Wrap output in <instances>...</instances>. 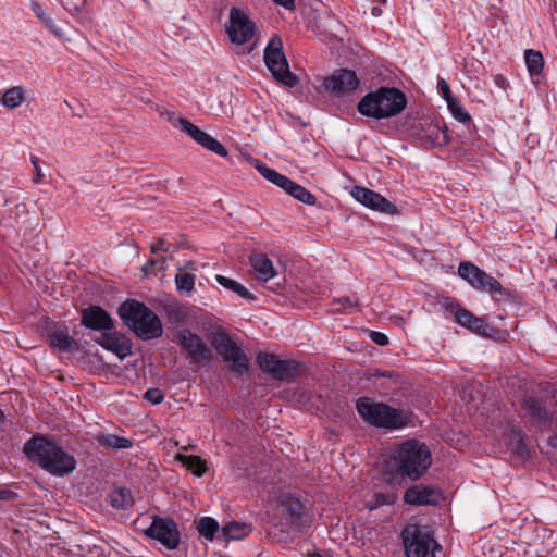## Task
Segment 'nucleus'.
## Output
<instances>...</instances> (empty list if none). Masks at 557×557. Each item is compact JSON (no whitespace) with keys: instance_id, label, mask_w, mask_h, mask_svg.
<instances>
[{"instance_id":"14","label":"nucleus","mask_w":557,"mask_h":557,"mask_svg":"<svg viewBox=\"0 0 557 557\" xmlns=\"http://www.w3.org/2000/svg\"><path fill=\"white\" fill-rule=\"evenodd\" d=\"M257 362L262 371L270 373L277 380L294 377L298 370L296 362L281 360L273 354L260 352L257 357Z\"/></svg>"},{"instance_id":"20","label":"nucleus","mask_w":557,"mask_h":557,"mask_svg":"<svg viewBox=\"0 0 557 557\" xmlns=\"http://www.w3.org/2000/svg\"><path fill=\"white\" fill-rule=\"evenodd\" d=\"M250 264L259 281L268 282L276 275L273 262L264 253H253L250 256Z\"/></svg>"},{"instance_id":"35","label":"nucleus","mask_w":557,"mask_h":557,"mask_svg":"<svg viewBox=\"0 0 557 557\" xmlns=\"http://www.w3.org/2000/svg\"><path fill=\"white\" fill-rule=\"evenodd\" d=\"M175 284L180 293H190L195 286V275L180 269L175 275Z\"/></svg>"},{"instance_id":"41","label":"nucleus","mask_w":557,"mask_h":557,"mask_svg":"<svg viewBox=\"0 0 557 557\" xmlns=\"http://www.w3.org/2000/svg\"><path fill=\"white\" fill-rule=\"evenodd\" d=\"M522 408L528 414L536 419L542 418L545 412L542 404L534 398L524 399L522 403Z\"/></svg>"},{"instance_id":"13","label":"nucleus","mask_w":557,"mask_h":557,"mask_svg":"<svg viewBox=\"0 0 557 557\" xmlns=\"http://www.w3.org/2000/svg\"><path fill=\"white\" fill-rule=\"evenodd\" d=\"M444 306L446 310L454 314L456 323L471 332L486 337H490L492 332H494V327L487 324L484 319L475 317L472 312L460 307L457 302H454L450 299H445Z\"/></svg>"},{"instance_id":"2","label":"nucleus","mask_w":557,"mask_h":557,"mask_svg":"<svg viewBox=\"0 0 557 557\" xmlns=\"http://www.w3.org/2000/svg\"><path fill=\"white\" fill-rule=\"evenodd\" d=\"M25 455L54 476H65L76 468V459L53 441L33 436L24 445Z\"/></svg>"},{"instance_id":"31","label":"nucleus","mask_w":557,"mask_h":557,"mask_svg":"<svg viewBox=\"0 0 557 557\" xmlns=\"http://www.w3.org/2000/svg\"><path fill=\"white\" fill-rule=\"evenodd\" d=\"M525 64L531 75H537L544 66V58L541 52L529 49L524 53Z\"/></svg>"},{"instance_id":"44","label":"nucleus","mask_w":557,"mask_h":557,"mask_svg":"<svg viewBox=\"0 0 557 557\" xmlns=\"http://www.w3.org/2000/svg\"><path fill=\"white\" fill-rule=\"evenodd\" d=\"M30 162H32V164L34 166V171H35V176H34L33 181H34V183L38 184L44 181V173L39 165V160L37 157L32 156Z\"/></svg>"},{"instance_id":"26","label":"nucleus","mask_w":557,"mask_h":557,"mask_svg":"<svg viewBox=\"0 0 557 557\" xmlns=\"http://www.w3.org/2000/svg\"><path fill=\"white\" fill-rule=\"evenodd\" d=\"M359 309V300L355 296H346L334 299L331 310L334 313H351Z\"/></svg>"},{"instance_id":"37","label":"nucleus","mask_w":557,"mask_h":557,"mask_svg":"<svg viewBox=\"0 0 557 557\" xmlns=\"http://www.w3.org/2000/svg\"><path fill=\"white\" fill-rule=\"evenodd\" d=\"M522 441L520 434L516 432L512 426L507 425L503 431L500 445H504L509 449L519 447Z\"/></svg>"},{"instance_id":"18","label":"nucleus","mask_w":557,"mask_h":557,"mask_svg":"<svg viewBox=\"0 0 557 557\" xmlns=\"http://www.w3.org/2000/svg\"><path fill=\"white\" fill-rule=\"evenodd\" d=\"M82 324L87 329L97 331H109L113 329L111 317L99 306H91L83 310Z\"/></svg>"},{"instance_id":"34","label":"nucleus","mask_w":557,"mask_h":557,"mask_svg":"<svg viewBox=\"0 0 557 557\" xmlns=\"http://www.w3.org/2000/svg\"><path fill=\"white\" fill-rule=\"evenodd\" d=\"M252 165L255 166V169L269 182H271L272 184L278 186L281 184V182H285L284 181V176L283 174L278 173L277 171H275L274 169H271L269 166H267L264 163H262L261 161L259 160H253L252 161Z\"/></svg>"},{"instance_id":"40","label":"nucleus","mask_w":557,"mask_h":557,"mask_svg":"<svg viewBox=\"0 0 557 557\" xmlns=\"http://www.w3.org/2000/svg\"><path fill=\"white\" fill-rule=\"evenodd\" d=\"M177 123L181 126L182 131L185 132L188 136H190L197 144L206 133L185 117H180L177 120Z\"/></svg>"},{"instance_id":"36","label":"nucleus","mask_w":557,"mask_h":557,"mask_svg":"<svg viewBox=\"0 0 557 557\" xmlns=\"http://www.w3.org/2000/svg\"><path fill=\"white\" fill-rule=\"evenodd\" d=\"M198 144L203 148L216 153L220 157L227 156V150L225 149V147L219 140H216L207 133H205V135L201 137Z\"/></svg>"},{"instance_id":"19","label":"nucleus","mask_w":557,"mask_h":557,"mask_svg":"<svg viewBox=\"0 0 557 557\" xmlns=\"http://www.w3.org/2000/svg\"><path fill=\"white\" fill-rule=\"evenodd\" d=\"M98 344L114 352L120 359H124L132 354L131 343L117 333H103L98 339Z\"/></svg>"},{"instance_id":"29","label":"nucleus","mask_w":557,"mask_h":557,"mask_svg":"<svg viewBox=\"0 0 557 557\" xmlns=\"http://www.w3.org/2000/svg\"><path fill=\"white\" fill-rule=\"evenodd\" d=\"M30 9L33 11V13L36 15V17L38 20H40V22L49 29L51 30L53 34H55L57 36H61L62 35V32L61 29L55 25L53 18L48 15L45 10L42 9V7L38 3V2H35L33 1L30 3Z\"/></svg>"},{"instance_id":"8","label":"nucleus","mask_w":557,"mask_h":557,"mask_svg":"<svg viewBox=\"0 0 557 557\" xmlns=\"http://www.w3.org/2000/svg\"><path fill=\"white\" fill-rule=\"evenodd\" d=\"M403 542L407 557H435L438 547L429 532L417 524H409L403 530Z\"/></svg>"},{"instance_id":"51","label":"nucleus","mask_w":557,"mask_h":557,"mask_svg":"<svg viewBox=\"0 0 557 557\" xmlns=\"http://www.w3.org/2000/svg\"><path fill=\"white\" fill-rule=\"evenodd\" d=\"M154 260H150L148 261L145 267H144V271L147 273L149 271L150 268H152L154 265Z\"/></svg>"},{"instance_id":"7","label":"nucleus","mask_w":557,"mask_h":557,"mask_svg":"<svg viewBox=\"0 0 557 557\" xmlns=\"http://www.w3.org/2000/svg\"><path fill=\"white\" fill-rule=\"evenodd\" d=\"M212 346L222 358V361L237 374L248 372L250 360L243 349L222 331L215 332L211 339Z\"/></svg>"},{"instance_id":"30","label":"nucleus","mask_w":557,"mask_h":557,"mask_svg":"<svg viewBox=\"0 0 557 557\" xmlns=\"http://www.w3.org/2000/svg\"><path fill=\"white\" fill-rule=\"evenodd\" d=\"M197 530L206 540L212 541L219 531V523L211 517H203L197 521Z\"/></svg>"},{"instance_id":"47","label":"nucleus","mask_w":557,"mask_h":557,"mask_svg":"<svg viewBox=\"0 0 557 557\" xmlns=\"http://www.w3.org/2000/svg\"><path fill=\"white\" fill-rule=\"evenodd\" d=\"M284 181L285 182H281V184L277 187L282 188L287 194H289L296 183L294 181H292L290 178H288L287 176H284Z\"/></svg>"},{"instance_id":"52","label":"nucleus","mask_w":557,"mask_h":557,"mask_svg":"<svg viewBox=\"0 0 557 557\" xmlns=\"http://www.w3.org/2000/svg\"><path fill=\"white\" fill-rule=\"evenodd\" d=\"M380 13H381V10H379L377 8H373L372 9V14L373 15L377 16V15H380Z\"/></svg>"},{"instance_id":"11","label":"nucleus","mask_w":557,"mask_h":557,"mask_svg":"<svg viewBox=\"0 0 557 557\" xmlns=\"http://www.w3.org/2000/svg\"><path fill=\"white\" fill-rule=\"evenodd\" d=\"M225 28L231 42L235 45L248 44L256 33V24L237 8L231 9Z\"/></svg>"},{"instance_id":"23","label":"nucleus","mask_w":557,"mask_h":557,"mask_svg":"<svg viewBox=\"0 0 557 557\" xmlns=\"http://www.w3.org/2000/svg\"><path fill=\"white\" fill-rule=\"evenodd\" d=\"M99 445L112 449H127L133 446L129 438L119 436L115 434H100L97 436Z\"/></svg>"},{"instance_id":"28","label":"nucleus","mask_w":557,"mask_h":557,"mask_svg":"<svg viewBox=\"0 0 557 557\" xmlns=\"http://www.w3.org/2000/svg\"><path fill=\"white\" fill-rule=\"evenodd\" d=\"M25 99L24 90L20 86L11 87L2 96L1 103L8 109L20 107Z\"/></svg>"},{"instance_id":"48","label":"nucleus","mask_w":557,"mask_h":557,"mask_svg":"<svg viewBox=\"0 0 557 557\" xmlns=\"http://www.w3.org/2000/svg\"><path fill=\"white\" fill-rule=\"evenodd\" d=\"M275 3L286 8L292 9L294 8V0H273Z\"/></svg>"},{"instance_id":"27","label":"nucleus","mask_w":557,"mask_h":557,"mask_svg":"<svg viewBox=\"0 0 557 557\" xmlns=\"http://www.w3.org/2000/svg\"><path fill=\"white\" fill-rule=\"evenodd\" d=\"M251 529L247 524L238 522L226 523L222 528V535L226 541L242 540L250 533Z\"/></svg>"},{"instance_id":"49","label":"nucleus","mask_w":557,"mask_h":557,"mask_svg":"<svg viewBox=\"0 0 557 557\" xmlns=\"http://www.w3.org/2000/svg\"><path fill=\"white\" fill-rule=\"evenodd\" d=\"M13 495L12 492H8V491H0V499H9L10 496Z\"/></svg>"},{"instance_id":"38","label":"nucleus","mask_w":557,"mask_h":557,"mask_svg":"<svg viewBox=\"0 0 557 557\" xmlns=\"http://www.w3.org/2000/svg\"><path fill=\"white\" fill-rule=\"evenodd\" d=\"M448 109L450 110L453 116L462 123H467L471 120L470 114L465 110V108L460 104V102L454 97L451 100L446 101Z\"/></svg>"},{"instance_id":"1","label":"nucleus","mask_w":557,"mask_h":557,"mask_svg":"<svg viewBox=\"0 0 557 557\" xmlns=\"http://www.w3.org/2000/svg\"><path fill=\"white\" fill-rule=\"evenodd\" d=\"M432 460V453L425 443L407 440L394 448L387 468L396 476L418 481L428 472Z\"/></svg>"},{"instance_id":"43","label":"nucleus","mask_w":557,"mask_h":557,"mask_svg":"<svg viewBox=\"0 0 557 557\" xmlns=\"http://www.w3.org/2000/svg\"><path fill=\"white\" fill-rule=\"evenodd\" d=\"M437 90L442 94L445 101L451 100V98H454L447 81L443 77H437Z\"/></svg>"},{"instance_id":"54","label":"nucleus","mask_w":557,"mask_h":557,"mask_svg":"<svg viewBox=\"0 0 557 557\" xmlns=\"http://www.w3.org/2000/svg\"><path fill=\"white\" fill-rule=\"evenodd\" d=\"M310 557H322V556H321V555H319V554H313V555H311Z\"/></svg>"},{"instance_id":"50","label":"nucleus","mask_w":557,"mask_h":557,"mask_svg":"<svg viewBox=\"0 0 557 557\" xmlns=\"http://www.w3.org/2000/svg\"><path fill=\"white\" fill-rule=\"evenodd\" d=\"M548 444L552 446V447H555L557 448V435H553L548 438Z\"/></svg>"},{"instance_id":"12","label":"nucleus","mask_w":557,"mask_h":557,"mask_svg":"<svg viewBox=\"0 0 557 557\" xmlns=\"http://www.w3.org/2000/svg\"><path fill=\"white\" fill-rule=\"evenodd\" d=\"M145 535L158 541L170 550L176 549L181 542V534L176 523L170 518L159 516L152 517V522L145 530Z\"/></svg>"},{"instance_id":"32","label":"nucleus","mask_w":557,"mask_h":557,"mask_svg":"<svg viewBox=\"0 0 557 557\" xmlns=\"http://www.w3.org/2000/svg\"><path fill=\"white\" fill-rule=\"evenodd\" d=\"M396 500L397 495L395 493H374L371 499L364 502V507L372 511L383 505H393Z\"/></svg>"},{"instance_id":"42","label":"nucleus","mask_w":557,"mask_h":557,"mask_svg":"<svg viewBox=\"0 0 557 557\" xmlns=\"http://www.w3.org/2000/svg\"><path fill=\"white\" fill-rule=\"evenodd\" d=\"M145 398L153 405H158L163 401V392L159 388H149L145 393Z\"/></svg>"},{"instance_id":"22","label":"nucleus","mask_w":557,"mask_h":557,"mask_svg":"<svg viewBox=\"0 0 557 557\" xmlns=\"http://www.w3.org/2000/svg\"><path fill=\"white\" fill-rule=\"evenodd\" d=\"M109 502L112 507L116 509H128L134 504V498L128 488L114 487L108 495Z\"/></svg>"},{"instance_id":"10","label":"nucleus","mask_w":557,"mask_h":557,"mask_svg":"<svg viewBox=\"0 0 557 557\" xmlns=\"http://www.w3.org/2000/svg\"><path fill=\"white\" fill-rule=\"evenodd\" d=\"M175 343L187 354L197 366H206L213 359L210 347L203 339L188 329L181 330L175 335Z\"/></svg>"},{"instance_id":"24","label":"nucleus","mask_w":557,"mask_h":557,"mask_svg":"<svg viewBox=\"0 0 557 557\" xmlns=\"http://www.w3.org/2000/svg\"><path fill=\"white\" fill-rule=\"evenodd\" d=\"M176 459L181 461L182 465L191 471L196 476H202L207 471L206 461L202 460L199 456H186L183 454H177Z\"/></svg>"},{"instance_id":"9","label":"nucleus","mask_w":557,"mask_h":557,"mask_svg":"<svg viewBox=\"0 0 557 557\" xmlns=\"http://www.w3.org/2000/svg\"><path fill=\"white\" fill-rule=\"evenodd\" d=\"M458 274L473 288L488 293L492 297L504 294L502 284L470 261L460 262Z\"/></svg>"},{"instance_id":"16","label":"nucleus","mask_w":557,"mask_h":557,"mask_svg":"<svg viewBox=\"0 0 557 557\" xmlns=\"http://www.w3.org/2000/svg\"><path fill=\"white\" fill-rule=\"evenodd\" d=\"M351 196L355 200L363 205L364 207L376 210L387 214H396V207L388 201L385 197L375 193L369 188L355 186L351 189Z\"/></svg>"},{"instance_id":"17","label":"nucleus","mask_w":557,"mask_h":557,"mask_svg":"<svg viewBox=\"0 0 557 557\" xmlns=\"http://www.w3.org/2000/svg\"><path fill=\"white\" fill-rule=\"evenodd\" d=\"M359 83L354 71L343 69L326 77L324 86L335 94L344 95L356 90L359 87Z\"/></svg>"},{"instance_id":"15","label":"nucleus","mask_w":557,"mask_h":557,"mask_svg":"<svg viewBox=\"0 0 557 557\" xmlns=\"http://www.w3.org/2000/svg\"><path fill=\"white\" fill-rule=\"evenodd\" d=\"M440 488L424 484H416L404 493V502L412 506H436L443 500Z\"/></svg>"},{"instance_id":"45","label":"nucleus","mask_w":557,"mask_h":557,"mask_svg":"<svg viewBox=\"0 0 557 557\" xmlns=\"http://www.w3.org/2000/svg\"><path fill=\"white\" fill-rule=\"evenodd\" d=\"M370 338L380 346H385L388 344V337L381 332L372 331L370 334Z\"/></svg>"},{"instance_id":"46","label":"nucleus","mask_w":557,"mask_h":557,"mask_svg":"<svg viewBox=\"0 0 557 557\" xmlns=\"http://www.w3.org/2000/svg\"><path fill=\"white\" fill-rule=\"evenodd\" d=\"M150 248H151V251H152L153 253H156V252H158V251H162V250H164V251L169 250V247H168V246H165V242H164L163 239H160V238H159V239H157V240H154V242L151 244V247H150Z\"/></svg>"},{"instance_id":"21","label":"nucleus","mask_w":557,"mask_h":557,"mask_svg":"<svg viewBox=\"0 0 557 557\" xmlns=\"http://www.w3.org/2000/svg\"><path fill=\"white\" fill-rule=\"evenodd\" d=\"M423 138L432 147L443 146L449 141L446 126L440 123L428 124L424 128Z\"/></svg>"},{"instance_id":"25","label":"nucleus","mask_w":557,"mask_h":557,"mask_svg":"<svg viewBox=\"0 0 557 557\" xmlns=\"http://www.w3.org/2000/svg\"><path fill=\"white\" fill-rule=\"evenodd\" d=\"M215 280L221 286L236 293L239 297H242L244 299H248V300L253 299L252 294L240 283H238L230 277H226L224 275H221V274H218L215 276Z\"/></svg>"},{"instance_id":"4","label":"nucleus","mask_w":557,"mask_h":557,"mask_svg":"<svg viewBox=\"0 0 557 557\" xmlns=\"http://www.w3.org/2000/svg\"><path fill=\"white\" fill-rule=\"evenodd\" d=\"M119 313L124 323L140 339H154L163 333V326L159 317L139 301L127 300L123 302Z\"/></svg>"},{"instance_id":"53","label":"nucleus","mask_w":557,"mask_h":557,"mask_svg":"<svg viewBox=\"0 0 557 557\" xmlns=\"http://www.w3.org/2000/svg\"><path fill=\"white\" fill-rule=\"evenodd\" d=\"M373 1L379 4H385L387 0H373Z\"/></svg>"},{"instance_id":"33","label":"nucleus","mask_w":557,"mask_h":557,"mask_svg":"<svg viewBox=\"0 0 557 557\" xmlns=\"http://www.w3.org/2000/svg\"><path fill=\"white\" fill-rule=\"evenodd\" d=\"M51 345L64 351L71 350L75 344L66 330H58L50 335Z\"/></svg>"},{"instance_id":"39","label":"nucleus","mask_w":557,"mask_h":557,"mask_svg":"<svg viewBox=\"0 0 557 557\" xmlns=\"http://www.w3.org/2000/svg\"><path fill=\"white\" fill-rule=\"evenodd\" d=\"M288 195H290L296 200H298L305 205H314L315 203L314 195L311 194L307 188H305L304 186H301L297 183L292 188V190Z\"/></svg>"},{"instance_id":"5","label":"nucleus","mask_w":557,"mask_h":557,"mask_svg":"<svg viewBox=\"0 0 557 557\" xmlns=\"http://www.w3.org/2000/svg\"><path fill=\"white\" fill-rule=\"evenodd\" d=\"M356 409L367 423L375 428L399 430L410 423V416L405 411L370 397L359 398L356 401Z\"/></svg>"},{"instance_id":"3","label":"nucleus","mask_w":557,"mask_h":557,"mask_svg":"<svg viewBox=\"0 0 557 557\" xmlns=\"http://www.w3.org/2000/svg\"><path fill=\"white\" fill-rule=\"evenodd\" d=\"M406 96L395 87H381L370 91L358 102V112L367 117L383 120L395 116L404 111Z\"/></svg>"},{"instance_id":"55","label":"nucleus","mask_w":557,"mask_h":557,"mask_svg":"<svg viewBox=\"0 0 557 557\" xmlns=\"http://www.w3.org/2000/svg\"><path fill=\"white\" fill-rule=\"evenodd\" d=\"M3 419V412L0 410V421Z\"/></svg>"},{"instance_id":"6","label":"nucleus","mask_w":557,"mask_h":557,"mask_svg":"<svg viewBox=\"0 0 557 557\" xmlns=\"http://www.w3.org/2000/svg\"><path fill=\"white\" fill-rule=\"evenodd\" d=\"M264 63L273 77L287 87L298 84L297 76L290 72L280 36L273 35L264 49Z\"/></svg>"}]
</instances>
